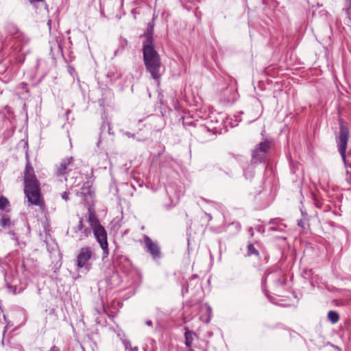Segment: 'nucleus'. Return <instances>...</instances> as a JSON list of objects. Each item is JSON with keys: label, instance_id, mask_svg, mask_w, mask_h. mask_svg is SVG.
Wrapping results in <instances>:
<instances>
[{"label": "nucleus", "instance_id": "7", "mask_svg": "<svg viewBox=\"0 0 351 351\" xmlns=\"http://www.w3.org/2000/svg\"><path fill=\"white\" fill-rule=\"evenodd\" d=\"M74 159L72 156L63 160L57 169V175L62 176L71 171L73 167Z\"/></svg>", "mask_w": 351, "mask_h": 351}, {"label": "nucleus", "instance_id": "3", "mask_svg": "<svg viewBox=\"0 0 351 351\" xmlns=\"http://www.w3.org/2000/svg\"><path fill=\"white\" fill-rule=\"evenodd\" d=\"M87 222L89 223L94 236L103 251V257H107L109 254L108 243L107 241V233L104 226L101 224L97 216L90 208L85 216Z\"/></svg>", "mask_w": 351, "mask_h": 351}, {"label": "nucleus", "instance_id": "27", "mask_svg": "<svg viewBox=\"0 0 351 351\" xmlns=\"http://www.w3.org/2000/svg\"><path fill=\"white\" fill-rule=\"evenodd\" d=\"M146 324L149 326H152V322L151 320H147L146 321Z\"/></svg>", "mask_w": 351, "mask_h": 351}, {"label": "nucleus", "instance_id": "20", "mask_svg": "<svg viewBox=\"0 0 351 351\" xmlns=\"http://www.w3.org/2000/svg\"><path fill=\"white\" fill-rule=\"evenodd\" d=\"M346 14L348 16H349V12L351 9V0H346Z\"/></svg>", "mask_w": 351, "mask_h": 351}, {"label": "nucleus", "instance_id": "8", "mask_svg": "<svg viewBox=\"0 0 351 351\" xmlns=\"http://www.w3.org/2000/svg\"><path fill=\"white\" fill-rule=\"evenodd\" d=\"M75 232L78 234L80 241L88 238L91 234V229L84 227L82 218H80L78 223L75 228Z\"/></svg>", "mask_w": 351, "mask_h": 351}, {"label": "nucleus", "instance_id": "26", "mask_svg": "<svg viewBox=\"0 0 351 351\" xmlns=\"http://www.w3.org/2000/svg\"><path fill=\"white\" fill-rule=\"evenodd\" d=\"M8 288L10 291H13V292L14 293L15 288H14L13 287H12L10 285H8Z\"/></svg>", "mask_w": 351, "mask_h": 351}, {"label": "nucleus", "instance_id": "17", "mask_svg": "<svg viewBox=\"0 0 351 351\" xmlns=\"http://www.w3.org/2000/svg\"><path fill=\"white\" fill-rule=\"evenodd\" d=\"M12 224V221L10 219V217L4 215L2 216V218L0 219V226L3 228H10Z\"/></svg>", "mask_w": 351, "mask_h": 351}, {"label": "nucleus", "instance_id": "4", "mask_svg": "<svg viewBox=\"0 0 351 351\" xmlns=\"http://www.w3.org/2000/svg\"><path fill=\"white\" fill-rule=\"evenodd\" d=\"M349 138V130L343 124H340L339 135L337 139L338 150L345 165H346V151Z\"/></svg>", "mask_w": 351, "mask_h": 351}, {"label": "nucleus", "instance_id": "13", "mask_svg": "<svg viewBox=\"0 0 351 351\" xmlns=\"http://www.w3.org/2000/svg\"><path fill=\"white\" fill-rule=\"evenodd\" d=\"M6 30L9 35L12 38H19V36L21 35V31L18 29L16 26H15L14 24H8L6 26Z\"/></svg>", "mask_w": 351, "mask_h": 351}, {"label": "nucleus", "instance_id": "21", "mask_svg": "<svg viewBox=\"0 0 351 351\" xmlns=\"http://www.w3.org/2000/svg\"><path fill=\"white\" fill-rule=\"evenodd\" d=\"M69 193H68L67 191H64L62 194V198L63 199H64L65 201H68L69 199Z\"/></svg>", "mask_w": 351, "mask_h": 351}, {"label": "nucleus", "instance_id": "10", "mask_svg": "<svg viewBox=\"0 0 351 351\" xmlns=\"http://www.w3.org/2000/svg\"><path fill=\"white\" fill-rule=\"evenodd\" d=\"M252 161L254 162H262L266 157V154L257 147L252 151Z\"/></svg>", "mask_w": 351, "mask_h": 351}, {"label": "nucleus", "instance_id": "28", "mask_svg": "<svg viewBox=\"0 0 351 351\" xmlns=\"http://www.w3.org/2000/svg\"><path fill=\"white\" fill-rule=\"evenodd\" d=\"M12 234L13 235V239H14V240H16V243H18L17 239H16V238H15V234H14V233H12Z\"/></svg>", "mask_w": 351, "mask_h": 351}, {"label": "nucleus", "instance_id": "23", "mask_svg": "<svg viewBox=\"0 0 351 351\" xmlns=\"http://www.w3.org/2000/svg\"><path fill=\"white\" fill-rule=\"evenodd\" d=\"M29 3L32 5H34L36 3L43 2L44 0H29Z\"/></svg>", "mask_w": 351, "mask_h": 351}, {"label": "nucleus", "instance_id": "31", "mask_svg": "<svg viewBox=\"0 0 351 351\" xmlns=\"http://www.w3.org/2000/svg\"><path fill=\"white\" fill-rule=\"evenodd\" d=\"M121 1L123 2V0H121Z\"/></svg>", "mask_w": 351, "mask_h": 351}, {"label": "nucleus", "instance_id": "25", "mask_svg": "<svg viewBox=\"0 0 351 351\" xmlns=\"http://www.w3.org/2000/svg\"><path fill=\"white\" fill-rule=\"evenodd\" d=\"M13 351H23V349H22V348L21 346H19L17 348H14L13 349Z\"/></svg>", "mask_w": 351, "mask_h": 351}, {"label": "nucleus", "instance_id": "16", "mask_svg": "<svg viewBox=\"0 0 351 351\" xmlns=\"http://www.w3.org/2000/svg\"><path fill=\"white\" fill-rule=\"evenodd\" d=\"M261 151L263 152L265 154L268 152L270 148L269 141L265 140L258 143L256 146Z\"/></svg>", "mask_w": 351, "mask_h": 351}, {"label": "nucleus", "instance_id": "15", "mask_svg": "<svg viewBox=\"0 0 351 351\" xmlns=\"http://www.w3.org/2000/svg\"><path fill=\"white\" fill-rule=\"evenodd\" d=\"M328 319L332 324H336L339 320V314L335 311H330L328 313Z\"/></svg>", "mask_w": 351, "mask_h": 351}, {"label": "nucleus", "instance_id": "1", "mask_svg": "<svg viewBox=\"0 0 351 351\" xmlns=\"http://www.w3.org/2000/svg\"><path fill=\"white\" fill-rule=\"evenodd\" d=\"M145 36V40L143 42V53L145 68L153 79L159 81L162 75V64L160 56L153 46L152 29H148Z\"/></svg>", "mask_w": 351, "mask_h": 351}, {"label": "nucleus", "instance_id": "5", "mask_svg": "<svg viewBox=\"0 0 351 351\" xmlns=\"http://www.w3.org/2000/svg\"><path fill=\"white\" fill-rule=\"evenodd\" d=\"M94 256V253L90 247H84L80 250V252L76 257V265L77 268L84 267L89 270L91 264L89 261Z\"/></svg>", "mask_w": 351, "mask_h": 351}, {"label": "nucleus", "instance_id": "30", "mask_svg": "<svg viewBox=\"0 0 351 351\" xmlns=\"http://www.w3.org/2000/svg\"><path fill=\"white\" fill-rule=\"evenodd\" d=\"M298 225L300 226L301 225V221L298 222Z\"/></svg>", "mask_w": 351, "mask_h": 351}, {"label": "nucleus", "instance_id": "2", "mask_svg": "<svg viewBox=\"0 0 351 351\" xmlns=\"http://www.w3.org/2000/svg\"><path fill=\"white\" fill-rule=\"evenodd\" d=\"M25 194L28 202L32 204L43 206V201L40 198L38 181L37 180L34 169L27 162L25 171Z\"/></svg>", "mask_w": 351, "mask_h": 351}, {"label": "nucleus", "instance_id": "19", "mask_svg": "<svg viewBox=\"0 0 351 351\" xmlns=\"http://www.w3.org/2000/svg\"><path fill=\"white\" fill-rule=\"evenodd\" d=\"M247 254H248V255H256V256L259 255L258 250L254 247V246L252 244L248 245Z\"/></svg>", "mask_w": 351, "mask_h": 351}, {"label": "nucleus", "instance_id": "22", "mask_svg": "<svg viewBox=\"0 0 351 351\" xmlns=\"http://www.w3.org/2000/svg\"><path fill=\"white\" fill-rule=\"evenodd\" d=\"M124 134H125V136H127L128 138H134V134H132V133H130V132H125L124 133Z\"/></svg>", "mask_w": 351, "mask_h": 351}, {"label": "nucleus", "instance_id": "29", "mask_svg": "<svg viewBox=\"0 0 351 351\" xmlns=\"http://www.w3.org/2000/svg\"><path fill=\"white\" fill-rule=\"evenodd\" d=\"M132 351H138V348L134 347V348H132Z\"/></svg>", "mask_w": 351, "mask_h": 351}, {"label": "nucleus", "instance_id": "6", "mask_svg": "<svg viewBox=\"0 0 351 351\" xmlns=\"http://www.w3.org/2000/svg\"><path fill=\"white\" fill-rule=\"evenodd\" d=\"M144 243L147 251L152 254L154 258L160 257V247L156 243H154L148 236L144 237Z\"/></svg>", "mask_w": 351, "mask_h": 351}, {"label": "nucleus", "instance_id": "9", "mask_svg": "<svg viewBox=\"0 0 351 351\" xmlns=\"http://www.w3.org/2000/svg\"><path fill=\"white\" fill-rule=\"evenodd\" d=\"M90 185L88 182H86L77 192V195L81 197L84 200H86L88 197L90 195Z\"/></svg>", "mask_w": 351, "mask_h": 351}, {"label": "nucleus", "instance_id": "24", "mask_svg": "<svg viewBox=\"0 0 351 351\" xmlns=\"http://www.w3.org/2000/svg\"><path fill=\"white\" fill-rule=\"evenodd\" d=\"M49 351H60V350L57 347L53 346Z\"/></svg>", "mask_w": 351, "mask_h": 351}, {"label": "nucleus", "instance_id": "18", "mask_svg": "<svg viewBox=\"0 0 351 351\" xmlns=\"http://www.w3.org/2000/svg\"><path fill=\"white\" fill-rule=\"evenodd\" d=\"M9 205V201L4 196H0V210H4Z\"/></svg>", "mask_w": 351, "mask_h": 351}, {"label": "nucleus", "instance_id": "14", "mask_svg": "<svg viewBox=\"0 0 351 351\" xmlns=\"http://www.w3.org/2000/svg\"><path fill=\"white\" fill-rule=\"evenodd\" d=\"M269 276H271V278H273L274 276H276V279L275 280V285L277 287H283L286 284V278L284 276L280 274H270Z\"/></svg>", "mask_w": 351, "mask_h": 351}, {"label": "nucleus", "instance_id": "11", "mask_svg": "<svg viewBox=\"0 0 351 351\" xmlns=\"http://www.w3.org/2000/svg\"><path fill=\"white\" fill-rule=\"evenodd\" d=\"M184 330H185L184 343L188 348L191 349V346H192L193 341L194 339V337H196V335L194 332L189 330L187 328H184Z\"/></svg>", "mask_w": 351, "mask_h": 351}, {"label": "nucleus", "instance_id": "12", "mask_svg": "<svg viewBox=\"0 0 351 351\" xmlns=\"http://www.w3.org/2000/svg\"><path fill=\"white\" fill-rule=\"evenodd\" d=\"M12 40L16 44H19L16 47L21 48L23 46L27 45L29 43V38L26 36L23 32H21V35L19 38H12Z\"/></svg>", "mask_w": 351, "mask_h": 351}]
</instances>
